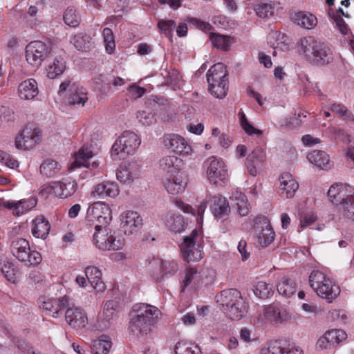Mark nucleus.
Masks as SVG:
<instances>
[{
	"label": "nucleus",
	"mask_w": 354,
	"mask_h": 354,
	"mask_svg": "<svg viewBox=\"0 0 354 354\" xmlns=\"http://www.w3.org/2000/svg\"><path fill=\"white\" fill-rule=\"evenodd\" d=\"M65 69L66 64L64 58L62 56H57L47 68V76L50 79H55L62 74Z\"/></svg>",
	"instance_id": "obj_43"
},
{
	"label": "nucleus",
	"mask_w": 354,
	"mask_h": 354,
	"mask_svg": "<svg viewBox=\"0 0 354 354\" xmlns=\"http://www.w3.org/2000/svg\"><path fill=\"white\" fill-rule=\"evenodd\" d=\"M261 228V231L257 234V241L260 246L267 248L274 242L275 232L268 221H264Z\"/></svg>",
	"instance_id": "obj_33"
},
{
	"label": "nucleus",
	"mask_w": 354,
	"mask_h": 354,
	"mask_svg": "<svg viewBox=\"0 0 354 354\" xmlns=\"http://www.w3.org/2000/svg\"><path fill=\"white\" fill-rule=\"evenodd\" d=\"M160 169L165 173L164 176L179 174L183 167L182 159L175 156H167L160 160Z\"/></svg>",
	"instance_id": "obj_26"
},
{
	"label": "nucleus",
	"mask_w": 354,
	"mask_h": 354,
	"mask_svg": "<svg viewBox=\"0 0 354 354\" xmlns=\"http://www.w3.org/2000/svg\"><path fill=\"white\" fill-rule=\"evenodd\" d=\"M65 313V319L68 324L75 329H81L84 328L88 324V317L85 311L80 307L70 305L68 301V306Z\"/></svg>",
	"instance_id": "obj_18"
},
{
	"label": "nucleus",
	"mask_w": 354,
	"mask_h": 354,
	"mask_svg": "<svg viewBox=\"0 0 354 354\" xmlns=\"http://www.w3.org/2000/svg\"><path fill=\"white\" fill-rule=\"evenodd\" d=\"M115 304L114 301L110 300L103 305V317L108 322L115 316Z\"/></svg>",
	"instance_id": "obj_63"
},
{
	"label": "nucleus",
	"mask_w": 354,
	"mask_h": 354,
	"mask_svg": "<svg viewBox=\"0 0 354 354\" xmlns=\"http://www.w3.org/2000/svg\"><path fill=\"white\" fill-rule=\"evenodd\" d=\"M93 157V152L88 147L83 146L75 155L73 165L75 167H85L95 169L98 167L100 162L98 160L90 162Z\"/></svg>",
	"instance_id": "obj_27"
},
{
	"label": "nucleus",
	"mask_w": 354,
	"mask_h": 354,
	"mask_svg": "<svg viewBox=\"0 0 354 354\" xmlns=\"http://www.w3.org/2000/svg\"><path fill=\"white\" fill-rule=\"evenodd\" d=\"M279 194L282 198H290L294 196L299 188V184L289 172L281 174L279 178Z\"/></svg>",
	"instance_id": "obj_22"
},
{
	"label": "nucleus",
	"mask_w": 354,
	"mask_h": 354,
	"mask_svg": "<svg viewBox=\"0 0 354 354\" xmlns=\"http://www.w3.org/2000/svg\"><path fill=\"white\" fill-rule=\"evenodd\" d=\"M112 346L111 338L102 335L94 340L91 346L92 354H108Z\"/></svg>",
	"instance_id": "obj_40"
},
{
	"label": "nucleus",
	"mask_w": 354,
	"mask_h": 354,
	"mask_svg": "<svg viewBox=\"0 0 354 354\" xmlns=\"http://www.w3.org/2000/svg\"><path fill=\"white\" fill-rule=\"evenodd\" d=\"M283 346L281 341L271 342L262 348L261 354H283Z\"/></svg>",
	"instance_id": "obj_56"
},
{
	"label": "nucleus",
	"mask_w": 354,
	"mask_h": 354,
	"mask_svg": "<svg viewBox=\"0 0 354 354\" xmlns=\"http://www.w3.org/2000/svg\"><path fill=\"white\" fill-rule=\"evenodd\" d=\"M159 273H153V278L156 283H161L166 278L174 275L178 270V264L174 260H160Z\"/></svg>",
	"instance_id": "obj_28"
},
{
	"label": "nucleus",
	"mask_w": 354,
	"mask_h": 354,
	"mask_svg": "<svg viewBox=\"0 0 354 354\" xmlns=\"http://www.w3.org/2000/svg\"><path fill=\"white\" fill-rule=\"evenodd\" d=\"M93 235V241L100 250H118L124 245V239L116 234L115 231L107 227L95 228Z\"/></svg>",
	"instance_id": "obj_7"
},
{
	"label": "nucleus",
	"mask_w": 354,
	"mask_h": 354,
	"mask_svg": "<svg viewBox=\"0 0 354 354\" xmlns=\"http://www.w3.org/2000/svg\"><path fill=\"white\" fill-rule=\"evenodd\" d=\"M10 252L15 259L26 266H36L42 260L40 253L36 250H32L29 241L24 238L15 237L12 240Z\"/></svg>",
	"instance_id": "obj_5"
},
{
	"label": "nucleus",
	"mask_w": 354,
	"mask_h": 354,
	"mask_svg": "<svg viewBox=\"0 0 354 354\" xmlns=\"http://www.w3.org/2000/svg\"><path fill=\"white\" fill-rule=\"evenodd\" d=\"M354 193V189L346 184L338 183L330 186L328 191V196L333 204L340 205L342 209Z\"/></svg>",
	"instance_id": "obj_17"
},
{
	"label": "nucleus",
	"mask_w": 354,
	"mask_h": 354,
	"mask_svg": "<svg viewBox=\"0 0 354 354\" xmlns=\"http://www.w3.org/2000/svg\"><path fill=\"white\" fill-rule=\"evenodd\" d=\"M325 334L333 347L339 344L347 337V335L345 331L340 329H332L326 332Z\"/></svg>",
	"instance_id": "obj_54"
},
{
	"label": "nucleus",
	"mask_w": 354,
	"mask_h": 354,
	"mask_svg": "<svg viewBox=\"0 0 354 354\" xmlns=\"http://www.w3.org/2000/svg\"><path fill=\"white\" fill-rule=\"evenodd\" d=\"M292 319L290 310L285 306L272 304L263 308V315L257 318L258 323L268 322L274 325L286 324Z\"/></svg>",
	"instance_id": "obj_10"
},
{
	"label": "nucleus",
	"mask_w": 354,
	"mask_h": 354,
	"mask_svg": "<svg viewBox=\"0 0 354 354\" xmlns=\"http://www.w3.org/2000/svg\"><path fill=\"white\" fill-rule=\"evenodd\" d=\"M18 93L22 100H31L34 99L39 93L37 82L33 78L21 82L18 86Z\"/></svg>",
	"instance_id": "obj_30"
},
{
	"label": "nucleus",
	"mask_w": 354,
	"mask_h": 354,
	"mask_svg": "<svg viewBox=\"0 0 354 354\" xmlns=\"http://www.w3.org/2000/svg\"><path fill=\"white\" fill-rule=\"evenodd\" d=\"M176 206L181 209L185 213H190L193 216L196 217V222L198 224H201L203 223V214L207 208V202L206 201H203L201 202V203L198 205L197 209H194L191 205L189 204L185 203L182 201L176 200L175 201Z\"/></svg>",
	"instance_id": "obj_34"
},
{
	"label": "nucleus",
	"mask_w": 354,
	"mask_h": 354,
	"mask_svg": "<svg viewBox=\"0 0 354 354\" xmlns=\"http://www.w3.org/2000/svg\"><path fill=\"white\" fill-rule=\"evenodd\" d=\"M141 142L137 134L126 131L119 137L112 146V156H118L120 159H125L133 154Z\"/></svg>",
	"instance_id": "obj_8"
},
{
	"label": "nucleus",
	"mask_w": 354,
	"mask_h": 354,
	"mask_svg": "<svg viewBox=\"0 0 354 354\" xmlns=\"http://www.w3.org/2000/svg\"><path fill=\"white\" fill-rule=\"evenodd\" d=\"M0 162L10 169H15L19 167V162L10 154L0 151Z\"/></svg>",
	"instance_id": "obj_62"
},
{
	"label": "nucleus",
	"mask_w": 354,
	"mask_h": 354,
	"mask_svg": "<svg viewBox=\"0 0 354 354\" xmlns=\"http://www.w3.org/2000/svg\"><path fill=\"white\" fill-rule=\"evenodd\" d=\"M328 15L333 20V22L335 24L337 30L342 34L346 35L348 33L349 28L345 23L344 20L342 18V17L337 15L334 12L332 13L330 11H329Z\"/></svg>",
	"instance_id": "obj_60"
},
{
	"label": "nucleus",
	"mask_w": 354,
	"mask_h": 354,
	"mask_svg": "<svg viewBox=\"0 0 354 354\" xmlns=\"http://www.w3.org/2000/svg\"><path fill=\"white\" fill-rule=\"evenodd\" d=\"M165 143L169 149L183 157L189 156L193 153L191 145L183 137L179 135H169L166 138Z\"/></svg>",
	"instance_id": "obj_19"
},
{
	"label": "nucleus",
	"mask_w": 354,
	"mask_h": 354,
	"mask_svg": "<svg viewBox=\"0 0 354 354\" xmlns=\"http://www.w3.org/2000/svg\"><path fill=\"white\" fill-rule=\"evenodd\" d=\"M308 160L317 167L327 170L330 167L329 156L323 151H313L308 155Z\"/></svg>",
	"instance_id": "obj_39"
},
{
	"label": "nucleus",
	"mask_w": 354,
	"mask_h": 354,
	"mask_svg": "<svg viewBox=\"0 0 354 354\" xmlns=\"http://www.w3.org/2000/svg\"><path fill=\"white\" fill-rule=\"evenodd\" d=\"M277 289L279 294L289 298L295 293L296 284L291 279L283 277L279 279Z\"/></svg>",
	"instance_id": "obj_41"
},
{
	"label": "nucleus",
	"mask_w": 354,
	"mask_h": 354,
	"mask_svg": "<svg viewBox=\"0 0 354 354\" xmlns=\"http://www.w3.org/2000/svg\"><path fill=\"white\" fill-rule=\"evenodd\" d=\"M300 43L305 57L312 64L324 66L333 61L332 50L323 41L309 36L301 39Z\"/></svg>",
	"instance_id": "obj_3"
},
{
	"label": "nucleus",
	"mask_w": 354,
	"mask_h": 354,
	"mask_svg": "<svg viewBox=\"0 0 354 354\" xmlns=\"http://www.w3.org/2000/svg\"><path fill=\"white\" fill-rule=\"evenodd\" d=\"M270 45L274 49L273 55L276 53V49L284 50L288 46V37L283 33L277 31L272 32L269 35Z\"/></svg>",
	"instance_id": "obj_44"
},
{
	"label": "nucleus",
	"mask_w": 354,
	"mask_h": 354,
	"mask_svg": "<svg viewBox=\"0 0 354 354\" xmlns=\"http://www.w3.org/2000/svg\"><path fill=\"white\" fill-rule=\"evenodd\" d=\"M330 109L332 112L345 120L354 121V115L353 113L349 111L347 108L342 104L334 103L330 106Z\"/></svg>",
	"instance_id": "obj_55"
},
{
	"label": "nucleus",
	"mask_w": 354,
	"mask_h": 354,
	"mask_svg": "<svg viewBox=\"0 0 354 354\" xmlns=\"http://www.w3.org/2000/svg\"><path fill=\"white\" fill-rule=\"evenodd\" d=\"M183 221L180 215L168 214L166 216V225L176 232H180L183 225Z\"/></svg>",
	"instance_id": "obj_53"
},
{
	"label": "nucleus",
	"mask_w": 354,
	"mask_h": 354,
	"mask_svg": "<svg viewBox=\"0 0 354 354\" xmlns=\"http://www.w3.org/2000/svg\"><path fill=\"white\" fill-rule=\"evenodd\" d=\"M77 183L71 176H66L55 181V196L66 198L73 195L77 189Z\"/></svg>",
	"instance_id": "obj_25"
},
{
	"label": "nucleus",
	"mask_w": 354,
	"mask_h": 354,
	"mask_svg": "<svg viewBox=\"0 0 354 354\" xmlns=\"http://www.w3.org/2000/svg\"><path fill=\"white\" fill-rule=\"evenodd\" d=\"M40 139V131L35 124L25 127L21 133L16 137L15 145L17 149H30Z\"/></svg>",
	"instance_id": "obj_16"
},
{
	"label": "nucleus",
	"mask_w": 354,
	"mask_h": 354,
	"mask_svg": "<svg viewBox=\"0 0 354 354\" xmlns=\"http://www.w3.org/2000/svg\"><path fill=\"white\" fill-rule=\"evenodd\" d=\"M14 265L8 261H3L1 263L0 270L3 276L6 279L10 282L15 281V273L14 269Z\"/></svg>",
	"instance_id": "obj_58"
},
{
	"label": "nucleus",
	"mask_w": 354,
	"mask_h": 354,
	"mask_svg": "<svg viewBox=\"0 0 354 354\" xmlns=\"http://www.w3.org/2000/svg\"><path fill=\"white\" fill-rule=\"evenodd\" d=\"M216 302L232 320H240L248 312V304L236 289H227L215 296Z\"/></svg>",
	"instance_id": "obj_2"
},
{
	"label": "nucleus",
	"mask_w": 354,
	"mask_h": 354,
	"mask_svg": "<svg viewBox=\"0 0 354 354\" xmlns=\"http://www.w3.org/2000/svg\"><path fill=\"white\" fill-rule=\"evenodd\" d=\"M48 52L46 44L41 41H33L26 48V58L28 63L34 67H39Z\"/></svg>",
	"instance_id": "obj_14"
},
{
	"label": "nucleus",
	"mask_w": 354,
	"mask_h": 354,
	"mask_svg": "<svg viewBox=\"0 0 354 354\" xmlns=\"http://www.w3.org/2000/svg\"><path fill=\"white\" fill-rule=\"evenodd\" d=\"M120 227L126 235H132L138 233L142 228V218L138 212L126 210L120 215Z\"/></svg>",
	"instance_id": "obj_13"
},
{
	"label": "nucleus",
	"mask_w": 354,
	"mask_h": 354,
	"mask_svg": "<svg viewBox=\"0 0 354 354\" xmlns=\"http://www.w3.org/2000/svg\"><path fill=\"white\" fill-rule=\"evenodd\" d=\"M137 119L145 126L151 125L155 122L153 115L150 112L145 111H138L137 113Z\"/></svg>",
	"instance_id": "obj_64"
},
{
	"label": "nucleus",
	"mask_w": 354,
	"mask_h": 354,
	"mask_svg": "<svg viewBox=\"0 0 354 354\" xmlns=\"http://www.w3.org/2000/svg\"><path fill=\"white\" fill-rule=\"evenodd\" d=\"M85 274L87 280L96 291L103 292L105 290V284L102 280V274L99 268L88 266L85 269Z\"/></svg>",
	"instance_id": "obj_32"
},
{
	"label": "nucleus",
	"mask_w": 354,
	"mask_h": 354,
	"mask_svg": "<svg viewBox=\"0 0 354 354\" xmlns=\"http://www.w3.org/2000/svg\"><path fill=\"white\" fill-rule=\"evenodd\" d=\"M158 27L160 31L168 37H171L176 27V23L173 20H159Z\"/></svg>",
	"instance_id": "obj_57"
},
{
	"label": "nucleus",
	"mask_w": 354,
	"mask_h": 354,
	"mask_svg": "<svg viewBox=\"0 0 354 354\" xmlns=\"http://www.w3.org/2000/svg\"><path fill=\"white\" fill-rule=\"evenodd\" d=\"M310 286L317 295L331 303L340 293L339 286L322 272L314 270L309 276Z\"/></svg>",
	"instance_id": "obj_4"
},
{
	"label": "nucleus",
	"mask_w": 354,
	"mask_h": 354,
	"mask_svg": "<svg viewBox=\"0 0 354 354\" xmlns=\"http://www.w3.org/2000/svg\"><path fill=\"white\" fill-rule=\"evenodd\" d=\"M66 101L69 105L84 106L88 100L87 91L83 86L70 80H66L61 83L58 93L62 95L64 93Z\"/></svg>",
	"instance_id": "obj_11"
},
{
	"label": "nucleus",
	"mask_w": 354,
	"mask_h": 354,
	"mask_svg": "<svg viewBox=\"0 0 354 354\" xmlns=\"http://www.w3.org/2000/svg\"><path fill=\"white\" fill-rule=\"evenodd\" d=\"M211 209L214 216L221 218L230 212V207L227 199L220 195L214 196L211 198Z\"/></svg>",
	"instance_id": "obj_35"
},
{
	"label": "nucleus",
	"mask_w": 354,
	"mask_h": 354,
	"mask_svg": "<svg viewBox=\"0 0 354 354\" xmlns=\"http://www.w3.org/2000/svg\"><path fill=\"white\" fill-rule=\"evenodd\" d=\"M207 176L209 183L218 185L226 183L228 180L227 166L221 158L215 156L209 157L207 161Z\"/></svg>",
	"instance_id": "obj_12"
},
{
	"label": "nucleus",
	"mask_w": 354,
	"mask_h": 354,
	"mask_svg": "<svg viewBox=\"0 0 354 354\" xmlns=\"http://www.w3.org/2000/svg\"><path fill=\"white\" fill-rule=\"evenodd\" d=\"M174 351L176 354H202L199 346L186 342L176 343Z\"/></svg>",
	"instance_id": "obj_49"
},
{
	"label": "nucleus",
	"mask_w": 354,
	"mask_h": 354,
	"mask_svg": "<svg viewBox=\"0 0 354 354\" xmlns=\"http://www.w3.org/2000/svg\"><path fill=\"white\" fill-rule=\"evenodd\" d=\"M201 280L200 272L194 268H188L186 270L185 277L183 281V290L187 287L195 288Z\"/></svg>",
	"instance_id": "obj_46"
},
{
	"label": "nucleus",
	"mask_w": 354,
	"mask_h": 354,
	"mask_svg": "<svg viewBox=\"0 0 354 354\" xmlns=\"http://www.w3.org/2000/svg\"><path fill=\"white\" fill-rule=\"evenodd\" d=\"M292 19L294 23L297 24L301 28L308 30L314 28L317 24V19L316 17L313 14L305 11L295 12L292 15Z\"/></svg>",
	"instance_id": "obj_36"
},
{
	"label": "nucleus",
	"mask_w": 354,
	"mask_h": 354,
	"mask_svg": "<svg viewBox=\"0 0 354 354\" xmlns=\"http://www.w3.org/2000/svg\"><path fill=\"white\" fill-rule=\"evenodd\" d=\"M162 183L167 192L173 195L182 194L185 190L187 181L180 174L173 176H164Z\"/></svg>",
	"instance_id": "obj_21"
},
{
	"label": "nucleus",
	"mask_w": 354,
	"mask_h": 354,
	"mask_svg": "<svg viewBox=\"0 0 354 354\" xmlns=\"http://www.w3.org/2000/svg\"><path fill=\"white\" fill-rule=\"evenodd\" d=\"M201 241V231L197 229L192 230L189 235L184 236L183 241L180 245L181 256L184 261L189 263L198 261L203 258Z\"/></svg>",
	"instance_id": "obj_6"
},
{
	"label": "nucleus",
	"mask_w": 354,
	"mask_h": 354,
	"mask_svg": "<svg viewBox=\"0 0 354 354\" xmlns=\"http://www.w3.org/2000/svg\"><path fill=\"white\" fill-rule=\"evenodd\" d=\"M254 295L261 299H266L271 297L274 293L272 284L265 281H258L254 286Z\"/></svg>",
	"instance_id": "obj_47"
},
{
	"label": "nucleus",
	"mask_w": 354,
	"mask_h": 354,
	"mask_svg": "<svg viewBox=\"0 0 354 354\" xmlns=\"http://www.w3.org/2000/svg\"><path fill=\"white\" fill-rule=\"evenodd\" d=\"M86 220L94 228L108 227L112 220V211L104 202H95L87 209Z\"/></svg>",
	"instance_id": "obj_9"
},
{
	"label": "nucleus",
	"mask_w": 354,
	"mask_h": 354,
	"mask_svg": "<svg viewBox=\"0 0 354 354\" xmlns=\"http://www.w3.org/2000/svg\"><path fill=\"white\" fill-rule=\"evenodd\" d=\"M37 203L35 197L24 198L19 201H6L0 198V207H4L12 211L15 216H21L30 212L33 209Z\"/></svg>",
	"instance_id": "obj_15"
},
{
	"label": "nucleus",
	"mask_w": 354,
	"mask_h": 354,
	"mask_svg": "<svg viewBox=\"0 0 354 354\" xmlns=\"http://www.w3.org/2000/svg\"><path fill=\"white\" fill-rule=\"evenodd\" d=\"M342 208L343 216L348 219L354 220V192Z\"/></svg>",
	"instance_id": "obj_61"
},
{
	"label": "nucleus",
	"mask_w": 354,
	"mask_h": 354,
	"mask_svg": "<svg viewBox=\"0 0 354 354\" xmlns=\"http://www.w3.org/2000/svg\"><path fill=\"white\" fill-rule=\"evenodd\" d=\"M266 160V152L260 147H256L249 153L246 160V167L250 174L252 176H256L258 174V170L261 167Z\"/></svg>",
	"instance_id": "obj_24"
},
{
	"label": "nucleus",
	"mask_w": 354,
	"mask_h": 354,
	"mask_svg": "<svg viewBox=\"0 0 354 354\" xmlns=\"http://www.w3.org/2000/svg\"><path fill=\"white\" fill-rule=\"evenodd\" d=\"M206 76L208 83L220 82L223 80L228 81L226 66L223 63L213 65L207 71Z\"/></svg>",
	"instance_id": "obj_37"
},
{
	"label": "nucleus",
	"mask_w": 354,
	"mask_h": 354,
	"mask_svg": "<svg viewBox=\"0 0 354 354\" xmlns=\"http://www.w3.org/2000/svg\"><path fill=\"white\" fill-rule=\"evenodd\" d=\"M119 187L116 183L104 181L95 187L93 194L95 197L103 199L106 197L115 198L119 194Z\"/></svg>",
	"instance_id": "obj_29"
},
{
	"label": "nucleus",
	"mask_w": 354,
	"mask_h": 354,
	"mask_svg": "<svg viewBox=\"0 0 354 354\" xmlns=\"http://www.w3.org/2000/svg\"><path fill=\"white\" fill-rule=\"evenodd\" d=\"M64 21L66 24L71 27H76L80 23V16L74 6H68L64 12Z\"/></svg>",
	"instance_id": "obj_50"
},
{
	"label": "nucleus",
	"mask_w": 354,
	"mask_h": 354,
	"mask_svg": "<svg viewBox=\"0 0 354 354\" xmlns=\"http://www.w3.org/2000/svg\"><path fill=\"white\" fill-rule=\"evenodd\" d=\"M70 298L64 296L60 299L43 298L40 299V308L46 312L49 315L56 317L59 311L68 306Z\"/></svg>",
	"instance_id": "obj_20"
},
{
	"label": "nucleus",
	"mask_w": 354,
	"mask_h": 354,
	"mask_svg": "<svg viewBox=\"0 0 354 354\" xmlns=\"http://www.w3.org/2000/svg\"><path fill=\"white\" fill-rule=\"evenodd\" d=\"M240 123L244 131L248 135L257 134L261 136L262 131L254 128L247 120L245 115L242 113L240 115Z\"/></svg>",
	"instance_id": "obj_59"
},
{
	"label": "nucleus",
	"mask_w": 354,
	"mask_h": 354,
	"mask_svg": "<svg viewBox=\"0 0 354 354\" xmlns=\"http://www.w3.org/2000/svg\"><path fill=\"white\" fill-rule=\"evenodd\" d=\"M209 84V91L216 98L222 99L227 95L228 91V81L223 80L220 82Z\"/></svg>",
	"instance_id": "obj_48"
},
{
	"label": "nucleus",
	"mask_w": 354,
	"mask_h": 354,
	"mask_svg": "<svg viewBox=\"0 0 354 354\" xmlns=\"http://www.w3.org/2000/svg\"><path fill=\"white\" fill-rule=\"evenodd\" d=\"M210 39L213 46L225 51L229 50L232 44L231 38L230 37L216 33L210 34Z\"/></svg>",
	"instance_id": "obj_51"
},
{
	"label": "nucleus",
	"mask_w": 354,
	"mask_h": 354,
	"mask_svg": "<svg viewBox=\"0 0 354 354\" xmlns=\"http://www.w3.org/2000/svg\"><path fill=\"white\" fill-rule=\"evenodd\" d=\"M160 315V310L154 306L143 303L135 304L131 310L129 328L137 337L147 335Z\"/></svg>",
	"instance_id": "obj_1"
},
{
	"label": "nucleus",
	"mask_w": 354,
	"mask_h": 354,
	"mask_svg": "<svg viewBox=\"0 0 354 354\" xmlns=\"http://www.w3.org/2000/svg\"><path fill=\"white\" fill-rule=\"evenodd\" d=\"M140 166L136 162H125L117 169V179L123 183H131L138 178Z\"/></svg>",
	"instance_id": "obj_23"
},
{
	"label": "nucleus",
	"mask_w": 354,
	"mask_h": 354,
	"mask_svg": "<svg viewBox=\"0 0 354 354\" xmlns=\"http://www.w3.org/2000/svg\"><path fill=\"white\" fill-rule=\"evenodd\" d=\"M230 201L232 206H236L237 212L241 216H245L249 213V204L247 197L240 191L236 190L232 193Z\"/></svg>",
	"instance_id": "obj_38"
},
{
	"label": "nucleus",
	"mask_w": 354,
	"mask_h": 354,
	"mask_svg": "<svg viewBox=\"0 0 354 354\" xmlns=\"http://www.w3.org/2000/svg\"><path fill=\"white\" fill-rule=\"evenodd\" d=\"M75 48L78 50L86 51L92 46V39L91 36L85 32H79L76 34L71 41Z\"/></svg>",
	"instance_id": "obj_45"
},
{
	"label": "nucleus",
	"mask_w": 354,
	"mask_h": 354,
	"mask_svg": "<svg viewBox=\"0 0 354 354\" xmlns=\"http://www.w3.org/2000/svg\"><path fill=\"white\" fill-rule=\"evenodd\" d=\"M61 168L62 166L57 161L46 159L41 164L39 171L42 176L52 178L61 170Z\"/></svg>",
	"instance_id": "obj_42"
},
{
	"label": "nucleus",
	"mask_w": 354,
	"mask_h": 354,
	"mask_svg": "<svg viewBox=\"0 0 354 354\" xmlns=\"http://www.w3.org/2000/svg\"><path fill=\"white\" fill-rule=\"evenodd\" d=\"M102 37L106 53L112 54L115 48V42L112 30L109 28H104Z\"/></svg>",
	"instance_id": "obj_52"
},
{
	"label": "nucleus",
	"mask_w": 354,
	"mask_h": 354,
	"mask_svg": "<svg viewBox=\"0 0 354 354\" xmlns=\"http://www.w3.org/2000/svg\"><path fill=\"white\" fill-rule=\"evenodd\" d=\"M50 230V225L44 216H37L31 222V232L33 236L37 239H46Z\"/></svg>",
	"instance_id": "obj_31"
}]
</instances>
